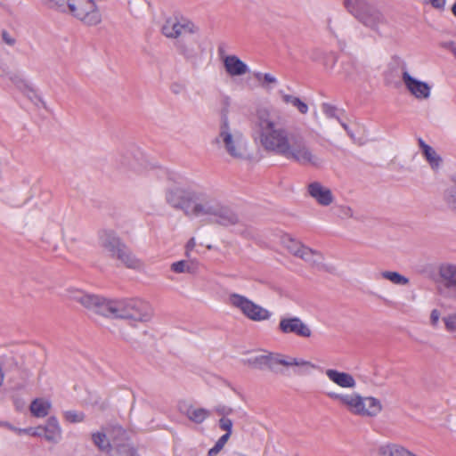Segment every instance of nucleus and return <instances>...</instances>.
I'll return each mask as SVG.
<instances>
[{"mask_svg": "<svg viewBox=\"0 0 456 456\" xmlns=\"http://www.w3.org/2000/svg\"><path fill=\"white\" fill-rule=\"evenodd\" d=\"M165 199L170 207L182 210L190 218L202 217L224 226L233 225L239 221L234 212L197 183L172 184L167 188Z\"/></svg>", "mask_w": 456, "mask_h": 456, "instance_id": "obj_1", "label": "nucleus"}, {"mask_svg": "<svg viewBox=\"0 0 456 456\" xmlns=\"http://www.w3.org/2000/svg\"><path fill=\"white\" fill-rule=\"evenodd\" d=\"M289 135L282 118L268 107H258L252 120V138L267 152L281 155L289 142Z\"/></svg>", "mask_w": 456, "mask_h": 456, "instance_id": "obj_2", "label": "nucleus"}, {"mask_svg": "<svg viewBox=\"0 0 456 456\" xmlns=\"http://www.w3.org/2000/svg\"><path fill=\"white\" fill-rule=\"evenodd\" d=\"M213 144L235 160H245L248 158V140L242 132L232 126L226 115L221 118L218 133L213 139Z\"/></svg>", "mask_w": 456, "mask_h": 456, "instance_id": "obj_3", "label": "nucleus"}, {"mask_svg": "<svg viewBox=\"0 0 456 456\" xmlns=\"http://www.w3.org/2000/svg\"><path fill=\"white\" fill-rule=\"evenodd\" d=\"M327 395L354 416L375 418L383 410L382 403L379 399L371 395L364 396L359 392H328Z\"/></svg>", "mask_w": 456, "mask_h": 456, "instance_id": "obj_4", "label": "nucleus"}, {"mask_svg": "<svg viewBox=\"0 0 456 456\" xmlns=\"http://www.w3.org/2000/svg\"><path fill=\"white\" fill-rule=\"evenodd\" d=\"M99 245L105 254L118 260L126 267L137 271L143 268V263L129 250L113 231H102L99 235Z\"/></svg>", "mask_w": 456, "mask_h": 456, "instance_id": "obj_5", "label": "nucleus"}, {"mask_svg": "<svg viewBox=\"0 0 456 456\" xmlns=\"http://www.w3.org/2000/svg\"><path fill=\"white\" fill-rule=\"evenodd\" d=\"M109 310L110 318L126 319L133 323L147 322L152 317L150 304L139 298L111 300Z\"/></svg>", "mask_w": 456, "mask_h": 456, "instance_id": "obj_6", "label": "nucleus"}, {"mask_svg": "<svg viewBox=\"0 0 456 456\" xmlns=\"http://www.w3.org/2000/svg\"><path fill=\"white\" fill-rule=\"evenodd\" d=\"M281 156L302 166L319 167L322 164V158L314 152L302 136L291 135Z\"/></svg>", "mask_w": 456, "mask_h": 456, "instance_id": "obj_7", "label": "nucleus"}, {"mask_svg": "<svg viewBox=\"0 0 456 456\" xmlns=\"http://www.w3.org/2000/svg\"><path fill=\"white\" fill-rule=\"evenodd\" d=\"M66 297L70 300L79 303L92 314L104 317H109L110 315L109 307L111 304V299H107L75 288L68 289L66 290Z\"/></svg>", "mask_w": 456, "mask_h": 456, "instance_id": "obj_8", "label": "nucleus"}, {"mask_svg": "<svg viewBox=\"0 0 456 456\" xmlns=\"http://www.w3.org/2000/svg\"><path fill=\"white\" fill-rule=\"evenodd\" d=\"M356 19L365 27L371 29L381 37H387L390 29V22L386 15L379 10L362 5L354 10H351Z\"/></svg>", "mask_w": 456, "mask_h": 456, "instance_id": "obj_9", "label": "nucleus"}, {"mask_svg": "<svg viewBox=\"0 0 456 456\" xmlns=\"http://www.w3.org/2000/svg\"><path fill=\"white\" fill-rule=\"evenodd\" d=\"M247 362L254 368L263 369L267 367L272 370H276L278 365L286 367L298 366L311 369L315 368V365L311 362L305 361L302 358L289 357L273 353L256 355L248 359Z\"/></svg>", "mask_w": 456, "mask_h": 456, "instance_id": "obj_10", "label": "nucleus"}, {"mask_svg": "<svg viewBox=\"0 0 456 456\" xmlns=\"http://www.w3.org/2000/svg\"><path fill=\"white\" fill-rule=\"evenodd\" d=\"M227 304L240 310L246 318L253 322L269 321L273 316L271 311L238 293L230 294Z\"/></svg>", "mask_w": 456, "mask_h": 456, "instance_id": "obj_11", "label": "nucleus"}, {"mask_svg": "<svg viewBox=\"0 0 456 456\" xmlns=\"http://www.w3.org/2000/svg\"><path fill=\"white\" fill-rule=\"evenodd\" d=\"M64 12H69L87 26H96L102 22V13L94 0H69Z\"/></svg>", "mask_w": 456, "mask_h": 456, "instance_id": "obj_12", "label": "nucleus"}, {"mask_svg": "<svg viewBox=\"0 0 456 456\" xmlns=\"http://www.w3.org/2000/svg\"><path fill=\"white\" fill-rule=\"evenodd\" d=\"M281 241L289 253L308 265L314 267H320L322 265L323 256L321 252L305 246L292 236L285 234L281 237Z\"/></svg>", "mask_w": 456, "mask_h": 456, "instance_id": "obj_13", "label": "nucleus"}, {"mask_svg": "<svg viewBox=\"0 0 456 456\" xmlns=\"http://www.w3.org/2000/svg\"><path fill=\"white\" fill-rule=\"evenodd\" d=\"M278 330L284 335L294 334L301 338H310L312 330L299 317L294 315H284L280 318Z\"/></svg>", "mask_w": 456, "mask_h": 456, "instance_id": "obj_14", "label": "nucleus"}, {"mask_svg": "<svg viewBox=\"0 0 456 456\" xmlns=\"http://www.w3.org/2000/svg\"><path fill=\"white\" fill-rule=\"evenodd\" d=\"M197 30L195 25L183 18L170 17L162 26V33L168 38H177L186 34L194 33Z\"/></svg>", "mask_w": 456, "mask_h": 456, "instance_id": "obj_15", "label": "nucleus"}, {"mask_svg": "<svg viewBox=\"0 0 456 456\" xmlns=\"http://www.w3.org/2000/svg\"><path fill=\"white\" fill-rule=\"evenodd\" d=\"M402 80L407 90L418 100H428L431 95V86L427 82L420 81L412 76L407 70L402 73Z\"/></svg>", "mask_w": 456, "mask_h": 456, "instance_id": "obj_16", "label": "nucleus"}, {"mask_svg": "<svg viewBox=\"0 0 456 456\" xmlns=\"http://www.w3.org/2000/svg\"><path fill=\"white\" fill-rule=\"evenodd\" d=\"M307 191L317 204L322 207L331 205L335 200L331 190L320 182H313L308 184Z\"/></svg>", "mask_w": 456, "mask_h": 456, "instance_id": "obj_17", "label": "nucleus"}, {"mask_svg": "<svg viewBox=\"0 0 456 456\" xmlns=\"http://www.w3.org/2000/svg\"><path fill=\"white\" fill-rule=\"evenodd\" d=\"M325 375L330 382L344 389H353L356 387V380L352 374L335 369H327Z\"/></svg>", "mask_w": 456, "mask_h": 456, "instance_id": "obj_18", "label": "nucleus"}, {"mask_svg": "<svg viewBox=\"0 0 456 456\" xmlns=\"http://www.w3.org/2000/svg\"><path fill=\"white\" fill-rule=\"evenodd\" d=\"M223 64L226 73L231 77H240L249 71L248 66L237 55L230 54L224 56Z\"/></svg>", "mask_w": 456, "mask_h": 456, "instance_id": "obj_19", "label": "nucleus"}, {"mask_svg": "<svg viewBox=\"0 0 456 456\" xmlns=\"http://www.w3.org/2000/svg\"><path fill=\"white\" fill-rule=\"evenodd\" d=\"M180 411L183 413L191 421L200 424L204 422L209 416L210 411L205 408L194 407L185 403H180Z\"/></svg>", "mask_w": 456, "mask_h": 456, "instance_id": "obj_20", "label": "nucleus"}, {"mask_svg": "<svg viewBox=\"0 0 456 456\" xmlns=\"http://www.w3.org/2000/svg\"><path fill=\"white\" fill-rule=\"evenodd\" d=\"M11 80L19 90L22 91L28 97H30L36 105H41L43 107L45 106V102L43 98L32 89L26 78L19 75H14L11 77Z\"/></svg>", "mask_w": 456, "mask_h": 456, "instance_id": "obj_21", "label": "nucleus"}, {"mask_svg": "<svg viewBox=\"0 0 456 456\" xmlns=\"http://www.w3.org/2000/svg\"><path fill=\"white\" fill-rule=\"evenodd\" d=\"M42 428L43 436L45 440L53 443H57L61 440L62 430L55 417H50Z\"/></svg>", "mask_w": 456, "mask_h": 456, "instance_id": "obj_22", "label": "nucleus"}, {"mask_svg": "<svg viewBox=\"0 0 456 456\" xmlns=\"http://www.w3.org/2000/svg\"><path fill=\"white\" fill-rule=\"evenodd\" d=\"M377 452L380 456H415L403 445L395 443L379 444Z\"/></svg>", "mask_w": 456, "mask_h": 456, "instance_id": "obj_23", "label": "nucleus"}, {"mask_svg": "<svg viewBox=\"0 0 456 456\" xmlns=\"http://www.w3.org/2000/svg\"><path fill=\"white\" fill-rule=\"evenodd\" d=\"M418 142L419 148L422 151L423 156L430 165L431 168L434 170H437L442 163L441 157L437 154L436 150L430 145L427 144L423 139L419 138Z\"/></svg>", "mask_w": 456, "mask_h": 456, "instance_id": "obj_24", "label": "nucleus"}, {"mask_svg": "<svg viewBox=\"0 0 456 456\" xmlns=\"http://www.w3.org/2000/svg\"><path fill=\"white\" fill-rule=\"evenodd\" d=\"M107 431L111 442V448H118L125 444L127 436L126 430L118 425L107 426Z\"/></svg>", "mask_w": 456, "mask_h": 456, "instance_id": "obj_25", "label": "nucleus"}, {"mask_svg": "<svg viewBox=\"0 0 456 456\" xmlns=\"http://www.w3.org/2000/svg\"><path fill=\"white\" fill-rule=\"evenodd\" d=\"M92 441L94 444L103 452H109L111 449V442L107 431V427L101 430L92 433Z\"/></svg>", "mask_w": 456, "mask_h": 456, "instance_id": "obj_26", "label": "nucleus"}, {"mask_svg": "<svg viewBox=\"0 0 456 456\" xmlns=\"http://www.w3.org/2000/svg\"><path fill=\"white\" fill-rule=\"evenodd\" d=\"M118 168L124 172H139L140 163L131 153L126 152L117 159Z\"/></svg>", "mask_w": 456, "mask_h": 456, "instance_id": "obj_27", "label": "nucleus"}, {"mask_svg": "<svg viewBox=\"0 0 456 456\" xmlns=\"http://www.w3.org/2000/svg\"><path fill=\"white\" fill-rule=\"evenodd\" d=\"M52 407L49 400L44 398H37L32 401L29 409L31 414L37 418H44L48 415Z\"/></svg>", "mask_w": 456, "mask_h": 456, "instance_id": "obj_28", "label": "nucleus"}, {"mask_svg": "<svg viewBox=\"0 0 456 456\" xmlns=\"http://www.w3.org/2000/svg\"><path fill=\"white\" fill-rule=\"evenodd\" d=\"M341 73L346 78L354 80L361 73V67L353 59H346L341 64Z\"/></svg>", "mask_w": 456, "mask_h": 456, "instance_id": "obj_29", "label": "nucleus"}, {"mask_svg": "<svg viewBox=\"0 0 456 456\" xmlns=\"http://www.w3.org/2000/svg\"><path fill=\"white\" fill-rule=\"evenodd\" d=\"M439 274L449 285L456 287V265H442L439 268Z\"/></svg>", "mask_w": 456, "mask_h": 456, "instance_id": "obj_30", "label": "nucleus"}, {"mask_svg": "<svg viewBox=\"0 0 456 456\" xmlns=\"http://www.w3.org/2000/svg\"><path fill=\"white\" fill-rule=\"evenodd\" d=\"M379 276L387 280L395 285L405 286L409 284V279L395 271H382Z\"/></svg>", "mask_w": 456, "mask_h": 456, "instance_id": "obj_31", "label": "nucleus"}, {"mask_svg": "<svg viewBox=\"0 0 456 456\" xmlns=\"http://www.w3.org/2000/svg\"><path fill=\"white\" fill-rule=\"evenodd\" d=\"M253 77L257 80L259 86L266 90H271L273 85L278 83L277 78L271 73L253 72Z\"/></svg>", "mask_w": 456, "mask_h": 456, "instance_id": "obj_32", "label": "nucleus"}, {"mask_svg": "<svg viewBox=\"0 0 456 456\" xmlns=\"http://www.w3.org/2000/svg\"><path fill=\"white\" fill-rule=\"evenodd\" d=\"M282 102L288 104H291L296 107L301 114H306L308 112V106L306 103L302 102L299 98L287 94L282 91L280 92Z\"/></svg>", "mask_w": 456, "mask_h": 456, "instance_id": "obj_33", "label": "nucleus"}, {"mask_svg": "<svg viewBox=\"0 0 456 456\" xmlns=\"http://www.w3.org/2000/svg\"><path fill=\"white\" fill-rule=\"evenodd\" d=\"M4 426L12 430H14L19 435L24 434V435H28V436H43V428L41 426L37 427V428H14L8 423H4Z\"/></svg>", "mask_w": 456, "mask_h": 456, "instance_id": "obj_34", "label": "nucleus"}, {"mask_svg": "<svg viewBox=\"0 0 456 456\" xmlns=\"http://www.w3.org/2000/svg\"><path fill=\"white\" fill-rule=\"evenodd\" d=\"M170 269L172 272L175 273H191V266L190 263L186 260H180L177 262H174L170 265Z\"/></svg>", "mask_w": 456, "mask_h": 456, "instance_id": "obj_35", "label": "nucleus"}, {"mask_svg": "<svg viewBox=\"0 0 456 456\" xmlns=\"http://www.w3.org/2000/svg\"><path fill=\"white\" fill-rule=\"evenodd\" d=\"M66 421L69 423H79L85 419V414L82 411H66L63 413Z\"/></svg>", "mask_w": 456, "mask_h": 456, "instance_id": "obj_36", "label": "nucleus"}, {"mask_svg": "<svg viewBox=\"0 0 456 456\" xmlns=\"http://www.w3.org/2000/svg\"><path fill=\"white\" fill-rule=\"evenodd\" d=\"M444 199L448 206L456 210V184L446 190Z\"/></svg>", "mask_w": 456, "mask_h": 456, "instance_id": "obj_37", "label": "nucleus"}, {"mask_svg": "<svg viewBox=\"0 0 456 456\" xmlns=\"http://www.w3.org/2000/svg\"><path fill=\"white\" fill-rule=\"evenodd\" d=\"M445 329L448 332L456 334V314H450L443 318Z\"/></svg>", "mask_w": 456, "mask_h": 456, "instance_id": "obj_38", "label": "nucleus"}, {"mask_svg": "<svg viewBox=\"0 0 456 456\" xmlns=\"http://www.w3.org/2000/svg\"><path fill=\"white\" fill-rule=\"evenodd\" d=\"M229 439V434L223 435L216 443V444L209 449L208 451V456H213L214 454L218 453L224 444H226L227 440Z\"/></svg>", "mask_w": 456, "mask_h": 456, "instance_id": "obj_39", "label": "nucleus"}, {"mask_svg": "<svg viewBox=\"0 0 456 456\" xmlns=\"http://www.w3.org/2000/svg\"><path fill=\"white\" fill-rule=\"evenodd\" d=\"M219 427L221 429L226 431L225 434H229V436H231L232 429V419L225 418V417L221 418L219 420Z\"/></svg>", "mask_w": 456, "mask_h": 456, "instance_id": "obj_40", "label": "nucleus"}, {"mask_svg": "<svg viewBox=\"0 0 456 456\" xmlns=\"http://www.w3.org/2000/svg\"><path fill=\"white\" fill-rule=\"evenodd\" d=\"M170 90L175 94H181L186 91V85L183 82L175 81L171 84Z\"/></svg>", "mask_w": 456, "mask_h": 456, "instance_id": "obj_41", "label": "nucleus"}, {"mask_svg": "<svg viewBox=\"0 0 456 456\" xmlns=\"http://www.w3.org/2000/svg\"><path fill=\"white\" fill-rule=\"evenodd\" d=\"M51 7L57 8L61 12L66 11L69 0H45Z\"/></svg>", "mask_w": 456, "mask_h": 456, "instance_id": "obj_42", "label": "nucleus"}, {"mask_svg": "<svg viewBox=\"0 0 456 456\" xmlns=\"http://www.w3.org/2000/svg\"><path fill=\"white\" fill-rule=\"evenodd\" d=\"M1 36H2L3 42L5 45L12 46V47L15 45L16 38H15V37L11 35L9 32H7L6 30H3Z\"/></svg>", "mask_w": 456, "mask_h": 456, "instance_id": "obj_43", "label": "nucleus"}, {"mask_svg": "<svg viewBox=\"0 0 456 456\" xmlns=\"http://www.w3.org/2000/svg\"><path fill=\"white\" fill-rule=\"evenodd\" d=\"M322 108L327 118H332L336 117V109L333 106L328 103H323Z\"/></svg>", "mask_w": 456, "mask_h": 456, "instance_id": "obj_44", "label": "nucleus"}, {"mask_svg": "<svg viewBox=\"0 0 456 456\" xmlns=\"http://www.w3.org/2000/svg\"><path fill=\"white\" fill-rule=\"evenodd\" d=\"M440 319V312L437 309L432 310L430 314V322L433 327H437Z\"/></svg>", "mask_w": 456, "mask_h": 456, "instance_id": "obj_45", "label": "nucleus"}, {"mask_svg": "<svg viewBox=\"0 0 456 456\" xmlns=\"http://www.w3.org/2000/svg\"><path fill=\"white\" fill-rule=\"evenodd\" d=\"M428 3L435 9L444 10L446 4V0H428Z\"/></svg>", "mask_w": 456, "mask_h": 456, "instance_id": "obj_46", "label": "nucleus"}, {"mask_svg": "<svg viewBox=\"0 0 456 456\" xmlns=\"http://www.w3.org/2000/svg\"><path fill=\"white\" fill-rule=\"evenodd\" d=\"M216 411L220 415L225 416V415L231 414L232 412V409L223 405V406H217L216 408Z\"/></svg>", "mask_w": 456, "mask_h": 456, "instance_id": "obj_47", "label": "nucleus"}, {"mask_svg": "<svg viewBox=\"0 0 456 456\" xmlns=\"http://www.w3.org/2000/svg\"><path fill=\"white\" fill-rule=\"evenodd\" d=\"M442 45H443V47L450 49L453 52L456 51V44L453 41H449V42L444 43Z\"/></svg>", "mask_w": 456, "mask_h": 456, "instance_id": "obj_48", "label": "nucleus"}, {"mask_svg": "<svg viewBox=\"0 0 456 456\" xmlns=\"http://www.w3.org/2000/svg\"><path fill=\"white\" fill-rule=\"evenodd\" d=\"M196 245V241H195V239L194 238H191L188 242H187V245H186V248L187 250H191Z\"/></svg>", "mask_w": 456, "mask_h": 456, "instance_id": "obj_49", "label": "nucleus"}, {"mask_svg": "<svg viewBox=\"0 0 456 456\" xmlns=\"http://www.w3.org/2000/svg\"><path fill=\"white\" fill-rule=\"evenodd\" d=\"M340 124H341V126H343V128L346 131V133L348 134V135H349L351 138H354V134L351 132V130L349 129L348 126H347L346 123L342 122V121H340Z\"/></svg>", "mask_w": 456, "mask_h": 456, "instance_id": "obj_50", "label": "nucleus"}, {"mask_svg": "<svg viewBox=\"0 0 456 456\" xmlns=\"http://www.w3.org/2000/svg\"><path fill=\"white\" fill-rule=\"evenodd\" d=\"M451 11H452V13L456 17V1L452 5Z\"/></svg>", "mask_w": 456, "mask_h": 456, "instance_id": "obj_51", "label": "nucleus"}, {"mask_svg": "<svg viewBox=\"0 0 456 456\" xmlns=\"http://www.w3.org/2000/svg\"><path fill=\"white\" fill-rule=\"evenodd\" d=\"M4 379V374L3 372V370L0 368V386L3 384Z\"/></svg>", "mask_w": 456, "mask_h": 456, "instance_id": "obj_52", "label": "nucleus"}]
</instances>
